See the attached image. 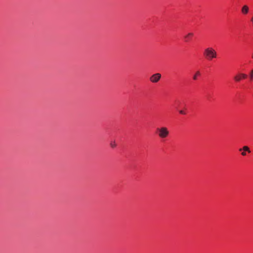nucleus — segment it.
Returning a JSON list of instances; mask_svg holds the SVG:
<instances>
[{
    "instance_id": "f257e3e1",
    "label": "nucleus",
    "mask_w": 253,
    "mask_h": 253,
    "mask_svg": "<svg viewBox=\"0 0 253 253\" xmlns=\"http://www.w3.org/2000/svg\"><path fill=\"white\" fill-rule=\"evenodd\" d=\"M204 57L209 60H211L217 57V52L212 47H209L205 49L203 53Z\"/></svg>"
},
{
    "instance_id": "f03ea898",
    "label": "nucleus",
    "mask_w": 253,
    "mask_h": 253,
    "mask_svg": "<svg viewBox=\"0 0 253 253\" xmlns=\"http://www.w3.org/2000/svg\"><path fill=\"white\" fill-rule=\"evenodd\" d=\"M158 136L161 138H165L167 137L169 134V131L166 127H161L157 128Z\"/></svg>"
},
{
    "instance_id": "7ed1b4c3",
    "label": "nucleus",
    "mask_w": 253,
    "mask_h": 253,
    "mask_svg": "<svg viewBox=\"0 0 253 253\" xmlns=\"http://www.w3.org/2000/svg\"><path fill=\"white\" fill-rule=\"evenodd\" d=\"M161 78V75L160 73H156L152 75L150 78V81L153 83H156Z\"/></svg>"
},
{
    "instance_id": "20e7f679",
    "label": "nucleus",
    "mask_w": 253,
    "mask_h": 253,
    "mask_svg": "<svg viewBox=\"0 0 253 253\" xmlns=\"http://www.w3.org/2000/svg\"><path fill=\"white\" fill-rule=\"evenodd\" d=\"M247 76L245 74L240 73L236 75L234 79L236 82H239L243 79L247 78Z\"/></svg>"
},
{
    "instance_id": "39448f33",
    "label": "nucleus",
    "mask_w": 253,
    "mask_h": 253,
    "mask_svg": "<svg viewBox=\"0 0 253 253\" xmlns=\"http://www.w3.org/2000/svg\"><path fill=\"white\" fill-rule=\"evenodd\" d=\"M242 150H244V152L241 153V155L243 156H245L246 155V151L248 152V153H251L250 149L247 146H244L242 148L239 149L240 151H241Z\"/></svg>"
},
{
    "instance_id": "423d86ee",
    "label": "nucleus",
    "mask_w": 253,
    "mask_h": 253,
    "mask_svg": "<svg viewBox=\"0 0 253 253\" xmlns=\"http://www.w3.org/2000/svg\"><path fill=\"white\" fill-rule=\"evenodd\" d=\"M249 8L248 5H244L242 7L241 12L243 14L245 15V14H248L249 12Z\"/></svg>"
},
{
    "instance_id": "0eeeda50",
    "label": "nucleus",
    "mask_w": 253,
    "mask_h": 253,
    "mask_svg": "<svg viewBox=\"0 0 253 253\" xmlns=\"http://www.w3.org/2000/svg\"><path fill=\"white\" fill-rule=\"evenodd\" d=\"M194 34L193 33H188L186 35L184 36L185 41L186 42H188L190 38H192Z\"/></svg>"
},
{
    "instance_id": "6e6552de",
    "label": "nucleus",
    "mask_w": 253,
    "mask_h": 253,
    "mask_svg": "<svg viewBox=\"0 0 253 253\" xmlns=\"http://www.w3.org/2000/svg\"><path fill=\"white\" fill-rule=\"evenodd\" d=\"M201 75V73L199 71H197L196 72V73L194 74V75L193 76V79L194 80H197L198 79V77L200 76Z\"/></svg>"
},
{
    "instance_id": "1a4fd4ad",
    "label": "nucleus",
    "mask_w": 253,
    "mask_h": 253,
    "mask_svg": "<svg viewBox=\"0 0 253 253\" xmlns=\"http://www.w3.org/2000/svg\"><path fill=\"white\" fill-rule=\"evenodd\" d=\"M110 145L111 147L112 148H115L117 145L115 141H114V140L111 141L110 142Z\"/></svg>"
},
{
    "instance_id": "9d476101",
    "label": "nucleus",
    "mask_w": 253,
    "mask_h": 253,
    "mask_svg": "<svg viewBox=\"0 0 253 253\" xmlns=\"http://www.w3.org/2000/svg\"><path fill=\"white\" fill-rule=\"evenodd\" d=\"M250 79L251 81H252L253 80V69L252 70L250 74Z\"/></svg>"
},
{
    "instance_id": "9b49d317",
    "label": "nucleus",
    "mask_w": 253,
    "mask_h": 253,
    "mask_svg": "<svg viewBox=\"0 0 253 253\" xmlns=\"http://www.w3.org/2000/svg\"><path fill=\"white\" fill-rule=\"evenodd\" d=\"M179 113H180V114H185V112H184V111H183V110H180V111H179Z\"/></svg>"
},
{
    "instance_id": "f8f14e48",
    "label": "nucleus",
    "mask_w": 253,
    "mask_h": 253,
    "mask_svg": "<svg viewBox=\"0 0 253 253\" xmlns=\"http://www.w3.org/2000/svg\"><path fill=\"white\" fill-rule=\"evenodd\" d=\"M251 21H252V22H253V17L252 18V19H251Z\"/></svg>"
}]
</instances>
